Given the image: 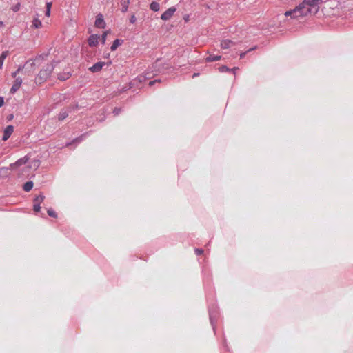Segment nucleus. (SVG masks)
Instances as JSON below:
<instances>
[{"label":"nucleus","instance_id":"nucleus-1","mask_svg":"<svg viewBox=\"0 0 353 353\" xmlns=\"http://www.w3.org/2000/svg\"><path fill=\"white\" fill-rule=\"evenodd\" d=\"M322 2L321 0H304L298 6L302 16H306L308 14H315L319 9V4Z\"/></svg>","mask_w":353,"mask_h":353},{"label":"nucleus","instance_id":"nucleus-2","mask_svg":"<svg viewBox=\"0 0 353 353\" xmlns=\"http://www.w3.org/2000/svg\"><path fill=\"white\" fill-rule=\"evenodd\" d=\"M54 68V63L47 64L38 74L37 79L38 81H44L48 79V77L50 76L52 72L53 71Z\"/></svg>","mask_w":353,"mask_h":353},{"label":"nucleus","instance_id":"nucleus-3","mask_svg":"<svg viewBox=\"0 0 353 353\" xmlns=\"http://www.w3.org/2000/svg\"><path fill=\"white\" fill-rule=\"evenodd\" d=\"M150 78L151 77L149 73H147L146 75H139L130 83V88H132L134 86L140 88L142 83Z\"/></svg>","mask_w":353,"mask_h":353},{"label":"nucleus","instance_id":"nucleus-4","mask_svg":"<svg viewBox=\"0 0 353 353\" xmlns=\"http://www.w3.org/2000/svg\"><path fill=\"white\" fill-rule=\"evenodd\" d=\"M285 16H290L293 19H297L299 17H303L300 10V8H299L298 6L294 9L286 11Z\"/></svg>","mask_w":353,"mask_h":353},{"label":"nucleus","instance_id":"nucleus-5","mask_svg":"<svg viewBox=\"0 0 353 353\" xmlns=\"http://www.w3.org/2000/svg\"><path fill=\"white\" fill-rule=\"evenodd\" d=\"M175 12H176V8L174 7H170V8H168L165 12H164L161 14V19L163 21H168L173 16V14Z\"/></svg>","mask_w":353,"mask_h":353},{"label":"nucleus","instance_id":"nucleus-6","mask_svg":"<svg viewBox=\"0 0 353 353\" xmlns=\"http://www.w3.org/2000/svg\"><path fill=\"white\" fill-rule=\"evenodd\" d=\"M22 83V79L20 77H18L16 78L10 90V92L11 94L15 93L21 87Z\"/></svg>","mask_w":353,"mask_h":353},{"label":"nucleus","instance_id":"nucleus-7","mask_svg":"<svg viewBox=\"0 0 353 353\" xmlns=\"http://www.w3.org/2000/svg\"><path fill=\"white\" fill-rule=\"evenodd\" d=\"M14 131V128L12 125H8L4 131H3V137H2V140L3 141H6L8 140L10 137L11 136V134H12Z\"/></svg>","mask_w":353,"mask_h":353},{"label":"nucleus","instance_id":"nucleus-8","mask_svg":"<svg viewBox=\"0 0 353 353\" xmlns=\"http://www.w3.org/2000/svg\"><path fill=\"white\" fill-rule=\"evenodd\" d=\"M28 160V157L25 156L19 159H18L15 163L10 165L11 169H14L15 168L19 167L22 165H24L27 163Z\"/></svg>","mask_w":353,"mask_h":353},{"label":"nucleus","instance_id":"nucleus-9","mask_svg":"<svg viewBox=\"0 0 353 353\" xmlns=\"http://www.w3.org/2000/svg\"><path fill=\"white\" fill-rule=\"evenodd\" d=\"M105 62H97V63L94 64L92 66L89 68V70L93 73L99 72L103 67L105 65Z\"/></svg>","mask_w":353,"mask_h":353},{"label":"nucleus","instance_id":"nucleus-10","mask_svg":"<svg viewBox=\"0 0 353 353\" xmlns=\"http://www.w3.org/2000/svg\"><path fill=\"white\" fill-rule=\"evenodd\" d=\"M99 37L97 34H92L88 39V44L90 46H96L99 43Z\"/></svg>","mask_w":353,"mask_h":353},{"label":"nucleus","instance_id":"nucleus-11","mask_svg":"<svg viewBox=\"0 0 353 353\" xmlns=\"http://www.w3.org/2000/svg\"><path fill=\"white\" fill-rule=\"evenodd\" d=\"M95 26L99 28H104L105 22L101 14L97 15V19L95 20Z\"/></svg>","mask_w":353,"mask_h":353},{"label":"nucleus","instance_id":"nucleus-12","mask_svg":"<svg viewBox=\"0 0 353 353\" xmlns=\"http://www.w3.org/2000/svg\"><path fill=\"white\" fill-rule=\"evenodd\" d=\"M233 45L234 42L229 39L223 40L221 43V47L223 49H227Z\"/></svg>","mask_w":353,"mask_h":353},{"label":"nucleus","instance_id":"nucleus-13","mask_svg":"<svg viewBox=\"0 0 353 353\" xmlns=\"http://www.w3.org/2000/svg\"><path fill=\"white\" fill-rule=\"evenodd\" d=\"M121 12H126L128 9V6L130 4V0H121Z\"/></svg>","mask_w":353,"mask_h":353},{"label":"nucleus","instance_id":"nucleus-14","mask_svg":"<svg viewBox=\"0 0 353 353\" xmlns=\"http://www.w3.org/2000/svg\"><path fill=\"white\" fill-rule=\"evenodd\" d=\"M71 76V74L70 72H63L62 73L58 74V79L61 81H65L70 78Z\"/></svg>","mask_w":353,"mask_h":353},{"label":"nucleus","instance_id":"nucleus-15","mask_svg":"<svg viewBox=\"0 0 353 353\" xmlns=\"http://www.w3.org/2000/svg\"><path fill=\"white\" fill-rule=\"evenodd\" d=\"M221 58V56L220 55H214V54H210L205 58V61L207 62H212V61H216L220 60Z\"/></svg>","mask_w":353,"mask_h":353},{"label":"nucleus","instance_id":"nucleus-16","mask_svg":"<svg viewBox=\"0 0 353 353\" xmlns=\"http://www.w3.org/2000/svg\"><path fill=\"white\" fill-rule=\"evenodd\" d=\"M45 196L43 194H40L37 196H36L34 199V204L38 203L41 205V203L44 201Z\"/></svg>","mask_w":353,"mask_h":353},{"label":"nucleus","instance_id":"nucleus-17","mask_svg":"<svg viewBox=\"0 0 353 353\" xmlns=\"http://www.w3.org/2000/svg\"><path fill=\"white\" fill-rule=\"evenodd\" d=\"M33 182L32 181H27L24 185H23V190L26 191V192H29L30 191L32 188H33Z\"/></svg>","mask_w":353,"mask_h":353},{"label":"nucleus","instance_id":"nucleus-18","mask_svg":"<svg viewBox=\"0 0 353 353\" xmlns=\"http://www.w3.org/2000/svg\"><path fill=\"white\" fill-rule=\"evenodd\" d=\"M68 116V111L67 110H61L60 112V113L59 114V116H58V119L59 121H63Z\"/></svg>","mask_w":353,"mask_h":353},{"label":"nucleus","instance_id":"nucleus-19","mask_svg":"<svg viewBox=\"0 0 353 353\" xmlns=\"http://www.w3.org/2000/svg\"><path fill=\"white\" fill-rule=\"evenodd\" d=\"M150 8L152 10L154 11V12H157L159 10V8H160V6H159V3H157V1H152L151 3H150Z\"/></svg>","mask_w":353,"mask_h":353},{"label":"nucleus","instance_id":"nucleus-20","mask_svg":"<svg viewBox=\"0 0 353 353\" xmlns=\"http://www.w3.org/2000/svg\"><path fill=\"white\" fill-rule=\"evenodd\" d=\"M8 51H3L1 53V54L0 55V68H2L3 64V61L6 59V58L8 57Z\"/></svg>","mask_w":353,"mask_h":353},{"label":"nucleus","instance_id":"nucleus-21","mask_svg":"<svg viewBox=\"0 0 353 353\" xmlns=\"http://www.w3.org/2000/svg\"><path fill=\"white\" fill-rule=\"evenodd\" d=\"M209 316H210V320L211 322V324L212 327H214V321L216 318V314L215 312L212 311L211 309L209 310Z\"/></svg>","mask_w":353,"mask_h":353},{"label":"nucleus","instance_id":"nucleus-22","mask_svg":"<svg viewBox=\"0 0 353 353\" xmlns=\"http://www.w3.org/2000/svg\"><path fill=\"white\" fill-rule=\"evenodd\" d=\"M121 44V41L119 39H116L113 41L111 46V50L114 51Z\"/></svg>","mask_w":353,"mask_h":353},{"label":"nucleus","instance_id":"nucleus-23","mask_svg":"<svg viewBox=\"0 0 353 353\" xmlns=\"http://www.w3.org/2000/svg\"><path fill=\"white\" fill-rule=\"evenodd\" d=\"M32 26L35 28H39L41 27L42 26V23H41V21L38 19H34L32 21Z\"/></svg>","mask_w":353,"mask_h":353},{"label":"nucleus","instance_id":"nucleus-24","mask_svg":"<svg viewBox=\"0 0 353 353\" xmlns=\"http://www.w3.org/2000/svg\"><path fill=\"white\" fill-rule=\"evenodd\" d=\"M47 212L50 216L54 217V218L57 217V214L52 209H51V208L48 209Z\"/></svg>","mask_w":353,"mask_h":353},{"label":"nucleus","instance_id":"nucleus-25","mask_svg":"<svg viewBox=\"0 0 353 353\" xmlns=\"http://www.w3.org/2000/svg\"><path fill=\"white\" fill-rule=\"evenodd\" d=\"M219 70L221 72L230 71V69L225 65H222L219 68Z\"/></svg>","mask_w":353,"mask_h":353},{"label":"nucleus","instance_id":"nucleus-26","mask_svg":"<svg viewBox=\"0 0 353 353\" xmlns=\"http://www.w3.org/2000/svg\"><path fill=\"white\" fill-rule=\"evenodd\" d=\"M41 210V206L40 205H39L38 203L37 204H34L33 205V210L35 212H39Z\"/></svg>","mask_w":353,"mask_h":353},{"label":"nucleus","instance_id":"nucleus-27","mask_svg":"<svg viewBox=\"0 0 353 353\" xmlns=\"http://www.w3.org/2000/svg\"><path fill=\"white\" fill-rule=\"evenodd\" d=\"M255 48H256V47H254V48H250L248 51L241 53V54H240V58H241V59L244 58V57H245V54H247V52H248L252 51V50H254Z\"/></svg>","mask_w":353,"mask_h":353},{"label":"nucleus","instance_id":"nucleus-28","mask_svg":"<svg viewBox=\"0 0 353 353\" xmlns=\"http://www.w3.org/2000/svg\"><path fill=\"white\" fill-rule=\"evenodd\" d=\"M84 135H81V137L76 138L72 141V143H79L83 139Z\"/></svg>","mask_w":353,"mask_h":353},{"label":"nucleus","instance_id":"nucleus-29","mask_svg":"<svg viewBox=\"0 0 353 353\" xmlns=\"http://www.w3.org/2000/svg\"><path fill=\"white\" fill-rule=\"evenodd\" d=\"M121 112V109L120 108H114L113 110V113L115 116L119 114V113Z\"/></svg>","mask_w":353,"mask_h":353},{"label":"nucleus","instance_id":"nucleus-30","mask_svg":"<svg viewBox=\"0 0 353 353\" xmlns=\"http://www.w3.org/2000/svg\"><path fill=\"white\" fill-rule=\"evenodd\" d=\"M106 36H107V32H104V33L102 34V36H101V42H102V43H103V44H104V43H105V42Z\"/></svg>","mask_w":353,"mask_h":353},{"label":"nucleus","instance_id":"nucleus-31","mask_svg":"<svg viewBox=\"0 0 353 353\" xmlns=\"http://www.w3.org/2000/svg\"><path fill=\"white\" fill-rule=\"evenodd\" d=\"M203 253V250L202 249L196 248L195 249V254L196 255H201Z\"/></svg>","mask_w":353,"mask_h":353},{"label":"nucleus","instance_id":"nucleus-32","mask_svg":"<svg viewBox=\"0 0 353 353\" xmlns=\"http://www.w3.org/2000/svg\"><path fill=\"white\" fill-rule=\"evenodd\" d=\"M137 21V18L135 17L134 14L132 15L131 17L130 18V22L131 23H134Z\"/></svg>","mask_w":353,"mask_h":353},{"label":"nucleus","instance_id":"nucleus-33","mask_svg":"<svg viewBox=\"0 0 353 353\" xmlns=\"http://www.w3.org/2000/svg\"><path fill=\"white\" fill-rule=\"evenodd\" d=\"M161 82V80L160 79H158V80H154V81H152L149 83V85L150 86H152L154 84H155L156 83H160Z\"/></svg>","mask_w":353,"mask_h":353},{"label":"nucleus","instance_id":"nucleus-34","mask_svg":"<svg viewBox=\"0 0 353 353\" xmlns=\"http://www.w3.org/2000/svg\"><path fill=\"white\" fill-rule=\"evenodd\" d=\"M68 109H69L70 112L72 111V110L78 109V105L76 104V105H74L72 106H70V107L68 108Z\"/></svg>","mask_w":353,"mask_h":353},{"label":"nucleus","instance_id":"nucleus-35","mask_svg":"<svg viewBox=\"0 0 353 353\" xmlns=\"http://www.w3.org/2000/svg\"><path fill=\"white\" fill-rule=\"evenodd\" d=\"M4 103V99L2 97H0V108L3 105Z\"/></svg>","mask_w":353,"mask_h":353},{"label":"nucleus","instance_id":"nucleus-36","mask_svg":"<svg viewBox=\"0 0 353 353\" xmlns=\"http://www.w3.org/2000/svg\"><path fill=\"white\" fill-rule=\"evenodd\" d=\"M50 10L49 9V8H47L46 10V15L50 16Z\"/></svg>","mask_w":353,"mask_h":353},{"label":"nucleus","instance_id":"nucleus-37","mask_svg":"<svg viewBox=\"0 0 353 353\" xmlns=\"http://www.w3.org/2000/svg\"><path fill=\"white\" fill-rule=\"evenodd\" d=\"M23 66L20 65L16 71L17 72V73H19L23 69Z\"/></svg>","mask_w":353,"mask_h":353},{"label":"nucleus","instance_id":"nucleus-38","mask_svg":"<svg viewBox=\"0 0 353 353\" xmlns=\"http://www.w3.org/2000/svg\"><path fill=\"white\" fill-rule=\"evenodd\" d=\"M19 5H17L13 8V10H14V12H17L19 10Z\"/></svg>","mask_w":353,"mask_h":353},{"label":"nucleus","instance_id":"nucleus-39","mask_svg":"<svg viewBox=\"0 0 353 353\" xmlns=\"http://www.w3.org/2000/svg\"><path fill=\"white\" fill-rule=\"evenodd\" d=\"M51 6H52V3H51V2H48V3H47V4H46V8H49V9L50 10Z\"/></svg>","mask_w":353,"mask_h":353},{"label":"nucleus","instance_id":"nucleus-40","mask_svg":"<svg viewBox=\"0 0 353 353\" xmlns=\"http://www.w3.org/2000/svg\"><path fill=\"white\" fill-rule=\"evenodd\" d=\"M17 74H18V73H17V71H15V72H14L12 74V77L13 78H15V79H16V78H17Z\"/></svg>","mask_w":353,"mask_h":353},{"label":"nucleus","instance_id":"nucleus-41","mask_svg":"<svg viewBox=\"0 0 353 353\" xmlns=\"http://www.w3.org/2000/svg\"><path fill=\"white\" fill-rule=\"evenodd\" d=\"M239 68H232L231 70H232L234 72H235V71H236V70H238Z\"/></svg>","mask_w":353,"mask_h":353},{"label":"nucleus","instance_id":"nucleus-42","mask_svg":"<svg viewBox=\"0 0 353 353\" xmlns=\"http://www.w3.org/2000/svg\"><path fill=\"white\" fill-rule=\"evenodd\" d=\"M199 75L198 73H194L193 75H192V78H194L195 77H197Z\"/></svg>","mask_w":353,"mask_h":353},{"label":"nucleus","instance_id":"nucleus-43","mask_svg":"<svg viewBox=\"0 0 353 353\" xmlns=\"http://www.w3.org/2000/svg\"><path fill=\"white\" fill-rule=\"evenodd\" d=\"M72 145V143H69L67 144V145Z\"/></svg>","mask_w":353,"mask_h":353},{"label":"nucleus","instance_id":"nucleus-44","mask_svg":"<svg viewBox=\"0 0 353 353\" xmlns=\"http://www.w3.org/2000/svg\"><path fill=\"white\" fill-rule=\"evenodd\" d=\"M2 24H3V23L0 21V25H2Z\"/></svg>","mask_w":353,"mask_h":353}]
</instances>
